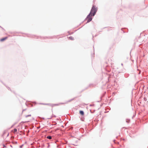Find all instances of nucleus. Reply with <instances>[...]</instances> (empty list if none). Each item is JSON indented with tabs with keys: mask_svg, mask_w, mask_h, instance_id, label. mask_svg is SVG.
Returning a JSON list of instances; mask_svg holds the SVG:
<instances>
[{
	"mask_svg": "<svg viewBox=\"0 0 148 148\" xmlns=\"http://www.w3.org/2000/svg\"><path fill=\"white\" fill-rule=\"evenodd\" d=\"M31 116V115H27V116H26V117H27V116Z\"/></svg>",
	"mask_w": 148,
	"mask_h": 148,
	"instance_id": "9",
	"label": "nucleus"
},
{
	"mask_svg": "<svg viewBox=\"0 0 148 148\" xmlns=\"http://www.w3.org/2000/svg\"><path fill=\"white\" fill-rule=\"evenodd\" d=\"M44 105H50L52 107H53V106H56L57 105L56 104H50L49 103H46V104H44Z\"/></svg>",
	"mask_w": 148,
	"mask_h": 148,
	"instance_id": "4",
	"label": "nucleus"
},
{
	"mask_svg": "<svg viewBox=\"0 0 148 148\" xmlns=\"http://www.w3.org/2000/svg\"><path fill=\"white\" fill-rule=\"evenodd\" d=\"M93 16L92 15H90V14H89L88 16L86 18V20L87 21V22H89L91 21L92 20V16Z\"/></svg>",
	"mask_w": 148,
	"mask_h": 148,
	"instance_id": "2",
	"label": "nucleus"
},
{
	"mask_svg": "<svg viewBox=\"0 0 148 148\" xmlns=\"http://www.w3.org/2000/svg\"><path fill=\"white\" fill-rule=\"evenodd\" d=\"M79 113L82 115H84V112L82 111H80Z\"/></svg>",
	"mask_w": 148,
	"mask_h": 148,
	"instance_id": "5",
	"label": "nucleus"
},
{
	"mask_svg": "<svg viewBox=\"0 0 148 148\" xmlns=\"http://www.w3.org/2000/svg\"><path fill=\"white\" fill-rule=\"evenodd\" d=\"M69 39L71 40H73L74 38L72 36H70L69 38Z\"/></svg>",
	"mask_w": 148,
	"mask_h": 148,
	"instance_id": "6",
	"label": "nucleus"
},
{
	"mask_svg": "<svg viewBox=\"0 0 148 148\" xmlns=\"http://www.w3.org/2000/svg\"><path fill=\"white\" fill-rule=\"evenodd\" d=\"M7 38H8V37H6L5 38H2L0 39V41L1 42H3V41L5 40H6L7 39Z\"/></svg>",
	"mask_w": 148,
	"mask_h": 148,
	"instance_id": "3",
	"label": "nucleus"
},
{
	"mask_svg": "<svg viewBox=\"0 0 148 148\" xmlns=\"http://www.w3.org/2000/svg\"><path fill=\"white\" fill-rule=\"evenodd\" d=\"M47 138H48V139H51L52 137H51V136H47Z\"/></svg>",
	"mask_w": 148,
	"mask_h": 148,
	"instance_id": "7",
	"label": "nucleus"
},
{
	"mask_svg": "<svg viewBox=\"0 0 148 148\" xmlns=\"http://www.w3.org/2000/svg\"><path fill=\"white\" fill-rule=\"evenodd\" d=\"M140 73V72H139V73Z\"/></svg>",
	"mask_w": 148,
	"mask_h": 148,
	"instance_id": "10",
	"label": "nucleus"
},
{
	"mask_svg": "<svg viewBox=\"0 0 148 148\" xmlns=\"http://www.w3.org/2000/svg\"><path fill=\"white\" fill-rule=\"evenodd\" d=\"M17 131V129L16 128H15V129H14L13 132L14 133H15Z\"/></svg>",
	"mask_w": 148,
	"mask_h": 148,
	"instance_id": "8",
	"label": "nucleus"
},
{
	"mask_svg": "<svg viewBox=\"0 0 148 148\" xmlns=\"http://www.w3.org/2000/svg\"><path fill=\"white\" fill-rule=\"evenodd\" d=\"M97 10V8L95 6H93L90 13V15L94 16Z\"/></svg>",
	"mask_w": 148,
	"mask_h": 148,
	"instance_id": "1",
	"label": "nucleus"
}]
</instances>
